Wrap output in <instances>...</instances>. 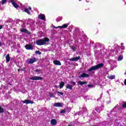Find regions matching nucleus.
Returning a JSON list of instances; mask_svg holds the SVG:
<instances>
[{"instance_id":"nucleus-1","label":"nucleus","mask_w":126,"mask_h":126,"mask_svg":"<svg viewBox=\"0 0 126 126\" xmlns=\"http://www.w3.org/2000/svg\"><path fill=\"white\" fill-rule=\"evenodd\" d=\"M50 42V39L48 37H44L43 39H38L36 41V44L37 46H43L46 44V43H48Z\"/></svg>"},{"instance_id":"nucleus-2","label":"nucleus","mask_w":126,"mask_h":126,"mask_svg":"<svg viewBox=\"0 0 126 126\" xmlns=\"http://www.w3.org/2000/svg\"><path fill=\"white\" fill-rule=\"evenodd\" d=\"M104 66V64L103 63H99L95 66H93L92 67L90 68L88 70L89 71H92L96 69H99L100 67H103Z\"/></svg>"},{"instance_id":"nucleus-3","label":"nucleus","mask_w":126,"mask_h":126,"mask_svg":"<svg viewBox=\"0 0 126 126\" xmlns=\"http://www.w3.org/2000/svg\"><path fill=\"white\" fill-rule=\"evenodd\" d=\"M31 80H43V78L40 76H33L30 78Z\"/></svg>"},{"instance_id":"nucleus-4","label":"nucleus","mask_w":126,"mask_h":126,"mask_svg":"<svg viewBox=\"0 0 126 126\" xmlns=\"http://www.w3.org/2000/svg\"><path fill=\"white\" fill-rule=\"evenodd\" d=\"M68 26V24H64L62 26L54 27V28H55L56 29H58V28H61V29H63V28H67Z\"/></svg>"},{"instance_id":"nucleus-5","label":"nucleus","mask_w":126,"mask_h":126,"mask_svg":"<svg viewBox=\"0 0 126 126\" xmlns=\"http://www.w3.org/2000/svg\"><path fill=\"white\" fill-rule=\"evenodd\" d=\"M23 104H26L27 105H28V104H34V101H31L29 99H26L23 101Z\"/></svg>"},{"instance_id":"nucleus-6","label":"nucleus","mask_w":126,"mask_h":126,"mask_svg":"<svg viewBox=\"0 0 126 126\" xmlns=\"http://www.w3.org/2000/svg\"><path fill=\"white\" fill-rule=\"evenodd\" d=\"M20 31L22 33H26V34H29V35H30V34H31V32H29L28 30L26 29H22L20 30Z\"/></svg>"},{"instance_id":"nucleus-7","label":"nucleus","mask_w":126,"mask_h":126,"mask_svg":"<svg viewBox=\"0 0 126 126\" xmlns=\"http://www.w3.org/2000/svg\"><path fill=\"white\" fill-rule=\"evenodd\" d=\"M10 2H11L12 4L13 5L15 8H18V7H19L18 4L14 0H10Z\"/></svg>"},{"instance_id":"nucleus-8","label":"nucleus","mask_w":126,"mask_h":126,"mask_svg":"<svg viewBox=\"0 0 126 126\" xmlns=\"http://www.w3.org/2000/svg\"><path fill=\"white\" fill-rule=\"evenodd\" d=\"M80 59V56L76 57L75 58H71L69 59L70 62H77Z\"/></svg>"},{"instance_id":"nucleus-9","label":"nucleus","mask_w":126,"mask_h":126,"mask_svg":"<svg viewBox=\"0 0 126 126\" xmlns=\"http://www.w3.org/2000/svg\"><path fill=\"white\" fill-rule=\"evenodd\" d=\"M36 62H37V59H36V58H31L30 59L28 63H36Z\"/></svg>"},{"instance_id":"nucleus-10","label":"nucleus","mask_w":126,"mask_h":126,"mask_svg":"<svg viewBox=\"0 0 126 126\" xmlns=\"http://www.w3.org/2000/svg\"><path fill=\"white\" fill-rule=\"evenodd\" d=\"M38 18L39 19H41V20H45L46 19V16L44 14H40L38 15Z\"/></svg>"},{"instance_id":"nucleus-11","label":"nucleus","mask_w":126,"mask_h":126,"mask_svg":"<svg viewBox=\"0 0 126 126\" xmlns=\"http://www.w3.org/2000/svg\"><path fill=\"white\" fill-rule=\"evenodd\" d=\"M25 48L26 50H33V46L31 44H26Z\"/></svg>"},{"instance_id":"nucleus-12","label":"nucleus","mask_w":126,"mask_h":126,"mask_svg":"<svg viewBox=\"0 0 126 126\" xmlns=\"http://www.w3.org/2000/svg\"><path fill=\"white\" fill-rule=\"evenodd\" d=\"M89 74L83 73L81 75L79 76V78H82L84 77H89Z\"/></svg>"},{"instance_id":"nucleus-13","label":"nucleus","mask_w":126,"mask_h":126,"mask_svg":"<svg viewBox=\"0 0 126 126\" xmlns=\"http://www.w3.org/2000/svg\"><path fill=\"white\" fill-rule=\"evenodd\" d=\"M54 64H55V65H62V63H61V61L58 60H54L53 61Z\"/></svg>"},{"instance_id":"nucleus-14","label":"nucleus","mask_w":126,"mask_h":126,"mask_svg":"<svg viewBox=\"0 0 126 126\" xmlns=\"http://www.w3.org/2000/svg\"><path fill=\"white\" fill-rule=\"evenodd\" d=\"M57 120L55 119H52L50 121V124L52 126H56V125H57Z\"/></svg>"},{"instance_id":"nucleus-15","label":"nucleus","mask_w":126,"mask_h":126,"mask_svg":"<svg viewBox=\"0 0 126 126\" xmlns=\"http://www.w3.org/2000/svg\"><path fill=\"white\" fill-rule=\"evenodd\" d=\"M72 87H73V86L69 84H67L66 86V89H69V90H72Z\"/></svg>"},{"instance_id":"nucleus-16","label":"nucleus","mask_w":126,"mask_h":126,"mask_svg":"<svg viewBox=\"0 0 126 126\" xmlns=\"http://www.w3.org/2000/svg\"><path fill=\"white\" fill-rule=\"evenodd\" d=\"M5 59L6 63H9V62H10V56H9V54L6 56Z\"/></svg>"},{"instance_id":"nucleus-17","label":"nucleus","mask_w":126,"mask_h":126,"mask_svg":"<svg viewBox=\"0 0 126 126\" xmlns=\"http://www.w3.org/2000/svg\"><path fill=\"white\" fill-rule=\"evenodd\" d=\"M54 107H63V105H62V103L60 102H56L54 104Z\"/></svg>"},{"instance_id":"nucleus-18","label":"nucleus","mask_w":126,"mask_h":126,"mask_svg":"<svg viewBox=\"0 0 126 126\" xmlns=\"http://www.w3.org/2000/svg\"><path fill=\"white\" fill-rule=\"evenodd\" d=\"M60 89L63 88V86H64V82L62 81L59 84Z\"/></svg>"},{"instance_id":"nucleus-19","label":"nucleus","mask_w":126,"mask_h":126,"mask_svg":"<svg viewBox=\"0 0 126 126\" xmlns=\"http://www.w3.org/2000/svg\"><path fill=\"white\" fill-rule=\"evenodd\" d=\"M78 84H79L80 85H84V84H87V82H85V81H79L78 82Z\"/></svg>"},{"instance_id":"nucleus-20","label":"nucleus","mask_w":126,"mask_h":126,"mask_svg":"<svg viewBox=\"0 0 126 126\" xmlns=\"http://www.w3.org/2000/svg\"><path fill=\"white\" fill-rule=\"evenodd\" d=\"M2 113H4V109H3L1 106H0V114Z\"/></svg>"},{"instance_id":"nucleus-21","label":"nucleus","mask_w":126,"mask_h":126,"mask_svg":"<svg viewBox=\"0 0 126 126\" xmlns=\"http://www.w3.org/2000/svg\"><path fill=\"white\" fill-rule=\"evenodd\" d=\"M25 12L28 13V14H31V13L30 12V11H29V9H28V8H25Z\"/></svg>"},{"instance_id":"nucleus-22","label":"nucleus","mask_w":126,"mask_h":126,"mask_svg":"<svg viewBox=\"0 0 126 126\" xmlns=\"http://www.w3.org/2000/svg\"><path fill=\"white\" fill-rule=\"evenodd\" d=\"M49 97H50L51 98H54V97H55V94H53V93H49Z\"/></svg>"},{"instance_id":"nucleus-23","label":"nucleus","mask_w":126,"mask_h":126,"mask_svg":"<svg viewBox=\"0 0 126 126\" xmlns=\"http://www.w3.org/2000/svg\"><path fill=\"white\" fill-rule=\"evenodd\" d=\"M115 77H116L115 76V75H111L110 76L108 77V78L109 79L112 80V79H115Z\"/></svg>"},{"instance_id":"nucleus-24","label":"nucleus","mask_w":126,"mask_h":126,"mask_svg":"<svg viewBox=\"0 0 126 126\" xmlns=\"http://www.w3.org/2000/svg\"><path fill=\"white\" fill-rule=\"evenodd\" d=\"M35 53L36 55H42V52H40L39 51H35Z\"/></svg>"},{"instance_id":"nucleus-25","label":"nucleus","mask_w":126,"mask_h":126,"mask_svg":"<svg viewBox=\"0 0 126 126\" xmlns=\"http://www.w3.org/2000/svg\"><path fill=\"white\" fill-rule=\"evenodd\" d=\"M88 87H89V88H93V87H94V85L92 84H89L88 85Z\"/></svg>"},{"instance_id":"nucleus-26","label":"nucleus","mask_w":126,"mask_h":126,"mask_svg":"<svg viewBox=\"0 0 126 126\" xmlns=\"http://www.w3.org/2000/svg\"><path fill=\"white\" fill-rule=\"evenodd\" d=\"M7 0H2L1 4H5V3H6V1Z\"/></svg>"},{"instance_id":"nucleus-27","label":"nucleus","mask_w":126,"mask_h":126,"mask_svg":"<svg viewBox=\"0 0 126 126\" xmlns=\"http://www.w3.org/2000/svg\"><path fill=\"white\" fill-rule=\"evenodd\" d=\"M70 83L71 84H72V86H74V85H76V83H75V82L71 81Z\"/></svg>"},{"instance_id":"nucleus-28","label":"nucleus","mask_w":126,"mask_h":126,"mask_svg":"<svg viewBox=\"0 0 126 126\" xmlns=\"http://www.w3.org/2000/svg\"><path fill=\"white\" fill-rule=\"evenodd\" d=\"M56 92H57V93H58V94H60V95H61L62 96L63 95V92H61L59 91H57Z\"/></svg>"},{"instance_id":"nucleus-29","label":"nucleus","mask_w":126,"mask_h":126,"mask_svg":"<svg viewBox=\"0 0 126 126\" xmlns=\"http://www.w3.org/2000/svg\"><path fill=\"white\" fill-rule=\"evenodd\" d=\"M123 56H121L118 58V61H123Z\"/></svg>"},{"instance_id":"nucleus-30","label":"nucleus","mask_w":126,"mask_h":126,"mask_svg":"<svg viewBox=\"0 0 126 126\" xmlns=\"http://www.w3.org/2000/svg\"><path fill=\"white\" fill-rule=\"evenodd\" d=\"M122 107L126 108V102H125L124 103H123V104H122Z\"/></svg>"},{"instance_id":"nucleus-31","label":"nucleus","mask_w":126,"mask_h":126,"mask_svg":"<svg viewBox=\"0 0 126 126\" xmlns=\"http://www.w3.org/2000/svg\"><path fill=\"white\" fill-rule=\"evenodd\" d=\"M65 110L63 109L62 110L61 112H60V114H64V113H65Z\"/></svg>"},{"instance_id":"nucleus-32","label":"nucleus","mask_w":126,"mask_h":126,"mask_svg":"<svg viewBox=\"0 0 126 126\" xmlns=\"http://www.w3.org/2000/svg\"><path fill=\"white\" fill-rule=\"evenodd\" d=\"M35 72H40L41 71V70H40V69H35Z\"/></svg>"},{"instance_id":"nucleus-33","label":"nucleus","mask_w":126,"mask_h":126,"mask_svg":"<svg viewBox=\"0 0 126 126\" xmlns=\"http://www.w3.org/2000/svg\"><path fill=\"white\" fill-rule=\"evenodd\" d=\"M2 27H3V25H0V29H2Z\"/></svg>"},{"instance_id":"nucleus-34","label":"nucleus","mask_w":126,"mask_h":126,"mask_svg":"<svg viewBox=\"0 0 126 126\" xmlns=\"http://www.w3.org/2000/svg\"><path fill=\"white\" fill-rule=\"evenodd\" d=\"M122 50H125V46H122Z\"/></svg>"},{"instance_id":"nucleus-35","label":"nucleus","mask_w":126,"mask_h":126,"mask_svg":"<svg viewBox=\"0 0 126 126\" xmlns=\"http://www.w3.org/2000/svg\"><path fill=\"white\" fill-rule=\"evenodd\" d=\"M124 84H125V85H126V79H125V80L124 81Z\"/></svg>"},{"instance_id":"nucleus-36","label":"nucleus","mask_w":126,"mask_h":126,"mask_svg":"<svg viewBox=\"0 0 126 126\" xmlns=\"http://www.w3.org/2000/svg\"><path fill=\"white\" fill-rule=\"evenodd\" d=\"M29 9H30V10H31V9H32V8H31V7H29Z\"/></svg>"},{"instance_id":"nucleus-37","label":"nucleus","mask_w":126,"mask_h":126,"mask_svg":"<svg viewBox=\"0 0 126 126\" xmlns=\"http://www.w3.org/2000/svg\"><path fill=\"white\" fill-rule=\"evenodd\" d=\"M71 49L72 50H74L75 48H74V47H72Z\"/></svg>"},{"instance_id":"nucleus-38","label":"nucleus","mask_w":126,"mask_h":126,"mask_svg":"<svg viewBox=\"0 0 126 126\" xmlns=\"http://www.w3.org/2000/svg\"><path fill=\"white\" fill-rule=\"evenodd\" d=\"M121 46H122V47H124V43H121Z\"/></svg>"},{"instance_id":"nucleus-39","label":"nucleus","mask_w":126,"mask_h":126,"mask_svg":"<svg viewBox=\"0 0 126 126\" xmlns=\"http://www.w3.org/2000/svg\"><path fill=\"white\" fill-rule=\"evenodd\" d=\"M25 69L24 68L23 69H21V71H23V70H24Z\"/></svg>"},{"instance_id":"nucleus-40","label":"nucleus","mask_w":126,"mask_h":126,"mask_svg":"<svg viewBox=\"0 0 126 126\" xmlns=\"http://www.w3.org/2000/svg\"><path fill=\"white\" fill-rule=\"evenodd\" d=\"M54 87H55V88H58V86L55 85V86H54Z\"/></svg>"},{"instance_id":"nucleus-41","label":"nucleus","mask_w":126,"mask_h":126,"mask_svg":"<svg viewBox=\"0 0 126 126\" xmlns=\"http://www.w3.org/2000/svg\"><path fill=\"white\" fill-rule=\"evenodd\" d=\"M21 70H20V69H18V72H19V71H20Z\"/></svg>"},{"instance_id":"nucleus-42","label":"nucleus","mask_w":126,"mask_h":126,"mask_svg":"<svg viewBox=\"0 0 126 126\" xmlns=\"http://www.w3.org/2000/svg\"><path fill=\"white\" fill-rule=\"evenodd\" d=\"M8 84L9 85H11V84L10 83H8Z\"/></svg>"},{"instance_id":"nucleus-43","label":"nucleus","mask_w":126,"mask_h":126,"mask_svg":"<svg viewBox=\"0 0 126 126\" xmlns=\"http://www.w3.org/2000/svg\"><path fill=\"white\" fill-rule=\"evenodd\" d=\"M2 44H1V42H0V46H1Z\"/></svg>"},{"instance_id":"nucleus-44","label":"nucleus","mask_w":126,"mask_h":126,"mask_svg":"<svg viewBox=\"0 0 126 126\" xmlns=\"http://www.w3.org/2000/svg\"><path fill=\"white\" fill-rule=\"evenodd\" d=\"M95 111H96V112H98V109H95Z\"/></svg>"},{"instance_id":"nucleus-45","label":"nucleus","mask_w":126,"mask_h":126,"mask_svg":"<svg viewBox=\"0 0 126 126\" xmlns=\"http://www.w3.org/2000/svg\"><path fill=\"white\" fill-rule=\"evenodd\" d=\"M61 20H58L57 21H61Z\"/></svg>"},{"instance_id":"nucleus-46","label":"nucleus","mask_w":126,"mask_h":126,"mask_svg":"<svg viewBox=\"0 0 126 126\" xmlns=\"http://www.w3.org/2000/svg\"><path fill=\"white\" fill-rule=\"evenodd\" d=\"M58 96H60V95L58 94Z\"/></svg>"},{"instance_id":"nucleus-47","label":"nucleus","mask_w":126,"mask_h":126,"mask_svg":"<svg viewBox=\"0 0 126 126\" xmlns=\"http://www.w3.org/2000/svg\"><path fill=\"white\" fill-rule=\"evenodd\" d=\"M81 0H79L80 1H81Z\"/></svg>"}]
</instances>
